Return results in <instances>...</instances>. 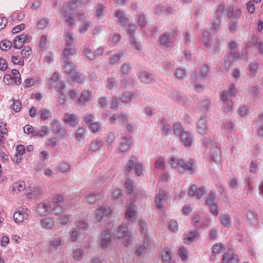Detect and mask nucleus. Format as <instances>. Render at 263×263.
<instances>
[{
    "instance_id": "nucleus-1",
    "label": "nucleus",
    "mask_w": 263,
    "mask_h": 263,
    "mask_svg": "<svg viewBox=\"0 0 263 263\" xmlns=\"http://www.w3.org/2000/svg\"><path fill=\"white\" fill-rule=\"evenodd\" d=\"M61 77L60 73L54 72L52 77L49 79L48 82L51 87H54L55 90L60 93V99L58 103L60 109L64 108L66 95L64 93V83L61 81Z\"/></svg>"
},
{
    "instance_id": "nucleus-2",
    "label": "nucleus",
    "mask_w": 263,
    "mask_h": 263,
    "mask_svg": "<svg viewBox=\"0 0 263 263\" xmlns=\"http://www.w3.org/2000/svg\"><path fill=\"white\" fill-rule=\"evenodd\" d=\"M52 211L55 215L61 216L60 222L62 224H64L66 222L64 216L65 211V203L63 197L60 195H56L52 198Z\"/></svg>"
},
{
    "instance_id": "nucleus-3",
    "label": "nucleus",
    "mask_w": 263,
    "mask_h": 263,
    "mask_svg": "<svg viewBox=\"0 0 263 263\" xmlns=\"http://www.w3.org/2000/svg\"><path fill=\"white\" fill-rule=\"evenodd\" d=\"M177 34V27L174 26L170 31H166L163 33L158 40V44L161 48H167L173 44V39Z\"/></svg>"
},
{
    "instance_id": "nucleus-4",
    "label": "nucleus",
    "mask_w": 263,
    "mask_h": 263,
    "mask_svg": "<svg viewBox=\"0 0 263 263\" xmlns=\"http://www.w3.org/2000/svg\"><path fill=\"white\" fill-rule=\"evenodd\" d=\"M203 42L205 47L210 48L212 53H215L219 52L222 40L220 38H216L211 42L210 33L205 31L203 32Z\"/></svg>"
},
{
    "instance_id": "nucleus-5",
    "label": "nucleus",
    "mask_w": 263,
    "mask_h": 263,
    "mask_svg": "<svg viewBox=\"0 0 263 263\" xmlns=\"http://www.w3.org/2000/svg\"><path fill=\"white\" fill-rule=\"evenodd\" d=\"M170 164L173 168L179 167L181 168L179 170L180 173L181 170L190 171L191 174L194 173V164L193 160H190L187 163L183 159L173 157L170 159Z\"/></svg>"
},
{
    "instance_id": "nucleus-6",
    "label": "nucleus",
    "mask_w": 263,
    "mask_h": 263,
    "mask_svg": "<svg viewBox=\"0 0 263 263\" xmlns=\"http://www.w3.org/2000/svg\"><path fill=\"white\" fill-rule=\"evenodd\" d=\"M117 237L122 239L125 246H127L132 240L131 232L128 230V225L125 223H121L118 228L116 232Z\"/></svg>"
},
{
    "instance_id": "nucleus-7",
    "label": "nucleus",
    "mask_w": 263,
    "mask_h": 263,
    "mask_svg": "<svg viewBox=\"0 0 263 263\" xmlns=\"http://www.w3.org/2000/svg\"><path fill=\"white\" fill-rule=\"evenodd\" d=\"M143 164L139 162L138 158L136 156H132L128 161L127 167L125 168L126 172H132L134 171L137 176L143 174Z\"/></svg>"
},
{
    "instance_id": "nucleus-8",
    "label": "nucleus",
    "mask_w": 263,
    "mask_h": 263,
    "mask_svg": "<svg viewBox=\"0 0 263 263\" xmlns=\"http://www.w3.org/2000/svg\"><path fill=\"white\" fill-rule=\"evenodd\" d=\"M36 214L40 216H46L52 212L51 205L48 202L39 204L35 209Z\"/></svg>"
},
{
    "instance_id": "nucleus-9",
    "label": "nucleus",
    "mask_w": 263,
    "mask_h": 263,
    "mask_svg": "<svg viewBox=\"0 0 263 263\" xmlns=\"http://www.w3.org/2000/svg\"><path fill=\"white\" fill-rule=\"evenodd\" d=\"M188 194L191 196H196L198 199H204L206 195L205 187H197L195 185H192L189 190Z\"/></svg>"
},
{
    "instance_id": "nucleus-10",
    "label": "nucleus",
    "mask_w": 263,
    "mask_h": 263,
    "mask_svg": "<svg viewBox=\"0 0 263 263\" xmlns=\"http://www.w3.org/2000/svg\"><path fill=\"white\" fill-rule=\"evenodd\" d=\"M237 90L235 89V85L231 84L228 90L223 91L221 94V99L223 103H227L232 102L233 98L236 97Z\"/></svg>"
},
{
    "instance_id": "nucleus-11",
    "label": "nucleus",
    "mask_w": 263,
    "mask_h": 263,
    "mask_svg": "<svg viewBox=\"0 0 263 263\" xmlns=\"http://www.w3.org/2000/svg\"><path fill=\"white\" fill-rule=\"evenodd\" d=\"M28 217V210L26 208L20 209L13 214V219L15 222H22L25 219H27Z\"/></svg>"
},
{
    "instance_id": "nucleus-12",
    "label": "nucleus",
    "mask_w": 263,
    "mask_h": 263,
    "mask_svg": "<svg viewBox=\"0 0 263 263\" xmlns=\"http://www.w3.org/2000/svg\"><path fill=\"white\" fill-rule=\"evenodd\" d=\"M238 262V256L234 253L233 251L231 249L228 250L222 256V263H239Z\"/></svg>"
},
{
    "instance_id": "nucleus-13",
    "label": "nucleus",
    "mask_w": 263,
    "mask_h": 263,
    "mask_svg": "<svg viewBox=\"0 0 263 263\" xmlns=\"http://www.w3.org/2000/svg\"><path fill=\"white\" fill-rule=\"evenodd\" d=\"M31 37L25 34H22L15 39L13 42L14 47L16 49H20L23 46L24 43L29 42Z\"/></svg>"
},
{
    "instance_id": "nucleus-14",
    "label": "nucleus",
    "mask_w": 263,
    "mask_h": 263,
    "mask_svg": "<svg viewBox=\"0 0 263 263\" xmlns=\"http://www.w3.org/2000/svg\"><path fill=\"white\" fill-rule=\"evenodd\" d=\"M64 243V239L61 237H56L49 242L48 250L50 252L55 251L61 248Z\"/></svg>"
},
{
    "instance_id": "nucleus-15",
    "label": "nucleus",
    "mask_w": 263,
    "mask_h": 263,
    "mask_svg": "<svg viewBox=\"0 0 263 263\" xmlns=\"http://www.w3.org/2000/svg\"><path fill=\"white\" fill-rule=\"evenodd\" d=\"M167 199V196L163 190H159L158 194L156 197V205L157 209H161L164 204V202Z\"/></svg>"
},
{
    "instance_id": "nucleus-16",
    "label": "nucleus",
    "mask_w": 263,
    "mask_h": 263,
    "mask_svg": "<svg viewBox=\"0 0 263 263\" xmlns=\"http://www.w3.org/2000/svg\"><path fill=\"white\" fill-rule=\"evenodd\" d=\"M112 213V211L109 208L100 206L95 211V214L98 221H100L104 217H107Z\"/></svg>"
},
{
    "instance_id": "nucleus-17",
    "label": "nucleus",
    "mask_w": 263,
    "mask_h": 263,
    "mask_svg": "<svg viewBox=\"0 0 263 263\" xmlns=\"http://www.w3.org/2000/svg\"><path fill=\"white\" fill-rule=\"evenodd\" d=\"M69 82H75L78 84L83 83L85 81V77L83 73L74 72L68 74Z\"/></svg>"
},
{
    "instance_id": "nucleus-18",
    "label": "nucleus",
    "mask_w": 263,
    "mask_h": 263,
    "mask_svg": "<svg viewBox=\"0 0 263 263\" xmlns=\"http://www.w3.org/2000/svg\"><path fill=\"white\" fill-rule=\"evenodd\" d=\"M73 38L71 34H67V55H73L76 53V48L73 44Z\"/></svg>"
},
{
    "instance_id": "nucleus-19",
    "label": "nucleus",
    "mask_w": 263,
    "mask_h": 263,
    "mask_svg": "<svg viewBox=\"0 0 263 263\" xmlns=\"http://www.w3.org/2000/svg\"><path fill=\"white\" fill-rule=\"evenodd\" d=\"M102 238L101 240V247L103 249L107 248L111 245V234L107 231H103L102 232Z\"/></svg>"
},
{
    "instance_id": "nucleus-20",
    "label": "nucleus",
    "mask_w": 263,
    "mask_h": 263,
    "mask_svg": "<svg viewBox=\"0 0 263 263\" xmlns=\"http://www.w3.org/2000/svg\"><path fill=\"white\" fill-rule=\"evenodd\" d=\"M131 144V138L127 136H123L122 141L119 146V149L122 152H127L130 149Z\"/></svg>"
},
{
    "instance_id": "nucleus-21",
    "label": "nucleus",
    "mask_w": 263,
    "mask_h": 263,
    "mask_svg": "<svg viewBox=\"0 0 263 263\" xmlns=\"http://www.w3.org/2000/svg\"><path fill=\"white\" fill-rule=\"evenodd\" d=\"M136 209V206L132 203L129 204V206L126 209L125 216V217H128L130 218L132 222H134L136 221L135 216L137 214Z\"/></svg>"
},
{
    "instance_id": "nucleus-22",
    "label": "nucleus",
    "mask_w": 263,
    "mask_h": 263,
    "mask_svg": "<svg viewBox=\"0 0 263 263\" xmlns=\"http://www.w3.org/2000/svg\"><path fill=\"white\" fill-rule=\"evenodd\" d=\"M138 78L142 83L145 84H152L155 82V80L151 75L146 71L140 72Z\"/></svg>"
},
{
    "instance_id": "nucleus-23",
    "label": "nucleus",
    "mask_w": 263,
    "mask_h": 263,
    "mask_svg": "<svg viewBox=\"0 0 263 263\" xmlns=\"http://www.w3.org/2000/svg\"><path fill=\"white\" fill-rule=\"evenodd\" d=\"M228 17L231 20H238L241 15V11L239 9H234L233 7H229L227 10Z\"/></svg>"
},
{
    "instance_id": "nucleus-24",
    "label": "nucleus",
    "mask_w": 263,
    "mask_h": 263,
    "mask_svg": "<svg viewBox=\"0 0 263 263\" xmlns=\"http://www.w3.org/2000/svg\"><path fill=\"white\" fill-rule=\"evenodd\" d=\"M199 236V233L198 231H191L184 235V242L186 243L191 244L193 241L197 239Z\"/></svg>"
},
{
    "instance_id": "nucleus-25",
    "label": "nucleus",
    "mask_w": 263,
    "mask_h": 263,
    "mask_svg": "<svg viewBox=\"0 0 263 263\" xmlns=\"http://www.w3.org/2000/svg\"><path fill=\"white\" fill-rule=\"evenodd\" d=\"M206 121V118L202 117L198 121L197 129L199 133L203 134L208 130V127L207 126Z\"/></svg>"
},
{
    "instance_id": "nucleus-26",
    "label": "nucleus",
    "mask_w": 263,
    "mask_h": 263,
    "mask_svg": "<svg viewBox=\"0 0 263 263\" xmlns=\"http://www.w3.org/2000/svg\"><path fill=\"white\" fill-rule=\"evenodd\" d=\"M25 187L26 184L25 182L20 181L15 182L12 185L10 192L12 194H14L17 192L24 191Z\"/></svg>"
},
{
    "instance_id": "nucleus-27",
    "label": "nucleus",
    "mask_w": 263,
    "mask_h": 263,
    "mask_svg": "<svg viewBox=\"0 0 263 263\" xmlns=\"http://www.w3.org/2000/svg\"><path fill=\"white\" fill-rule=\"evenodd\" d=\"M115 16L118 19V24L121 26H125L127 19L125 17V12L121 10L116 11Z\"/></svg>"
},
{
    "instance_id": "nucleus-28",
    "label": "nucleus",
    "mask_w": 263,
    "mask_h": 263,
    "mask_svg": "<svg viewBox=\"0 0 263 263\" xmlns=\"http://www.w3.org/2000/svg\"><path fill=\"white\" fill-rule=\"evenodd\" d=\"M161 256L163 263L171 262L172 253L169 249H164L162 252Z\"/></svg>"
},
{
    "instance_id": "nucleus-29",
    "label": "nucleus",
    "mask_w": 263,
    "mask_h": 263,
    "mask_svg": "<svg viewBox=\"0 0 263 263\" xmlns=\"http://www.w3.org/2000/svg\"><path fill=\"white\" fill-rule=\"evenodd\" d=\"M40 224L43 228L51 229L54 226V221L51 218H43L40 220Z\"/></svg>"
},
{
    "instance_id": "nucleus-30",
    "label": "nucleus",
    "mask_w": 263,
    "mask_h": 263,
    "mask_svg": "<svg viewBox=\"0 0 263 263\" xmlns=\"http://www.w3.org/2000/svg\"><path fill=\"white\" fill-rule=\"evenodd\" d=\"M182 141L183 142L185 146H190L192 142L191 136L187 132L183 133L180 135Z\"/></svg>"
},
{
    "instance_id": "nucleus-31",
    "label": "nucleus",
    "mask_w": 263,
    "mask_h": 263,
    "mask_svg": "<svg viewBox=\"0 0 263 263\" xmlns=\"http://www.w3.org/2000/svg\"><path fill=\"white\" fill-rule=\"evenodd\" d=\"M234 61L233 54H227L224 57V66L226 70L228 71L230 66Z\"/></svg>"
},
{
    "instance_id": "nucleus-32",
    "label": "nucleus",
    "mask_w": 263,
    "mask_h": 263,
    "mask_svg": "<svg viewBox=\"0 0 263 263\" xmlns=\"http://www.w3.org/2000/svg\"><path fill=\"white\" fill-rule=\"evenodd\" d=\"M49 19L47 17H43L39 20L36 24L37 28L40 29H45L48 27Z\"/></svg>"
},
{
    "instance_id": "nucleus-33",
    "label": "nucleus",
    "mask_w": 263,
    "mask_h": 263,
    "mask_svg": "<svg viewBox=\"0 0 263 263\" xmlns=\"http://www.w3.org/2000/svg\"><path fill=\"white\" fill-rule=\"evenodd\" d=\"M70 123L71 126L74 127L79 123V119L76 115H67V123Z\"/></svg>"
},
{
    "instance_id": "nucleus-34",
    "label": "nucleus",
    "mask_w": 263,
    "mask_h": 263,
    "mask_svg": "<svg viewBox=\"0 0 263 263\" xmlns=\"http://www.w3.org/2000/svg\"><path fill=\"white\" fill-rule=\"evenodd\" d=\"M238 24V20L235 19H232L229 23V30L231 33H234L237 30V26Z\"/></svg>"
},
{
    "instance_id": "nucleus-35",
    "label": "nucleus",
    "mask_w": 263,
    "mask_h": 263,
    "mask_svg": "<svg viewBox=\"0 0 263 263\" xmlns=\"http://www.w3.org/2000/svg\"><path fill=\"white\" fill-rule=\"evenodd\" d=\"M90 92L89 91L82 92L79 98V103L80 104H84L86 102H88L90 100Z\"/></svg>"
},
{
    "instance_id": "nucleus-36",
    "label": "nucleus",
    "mask_w": 263,
    "mask_h": 263,
    "mask_svg": "<svg viewBox=\"0 0 263 263\" xmlns=\"http://www.w3.org/2000/svg\"><path fill=\"white\" fill-rule=\"evenodd\" d=\"M106 86L110 89L116 88L117 86V81L115 78L109 77L106 80Z\"/></svg>"
},
{
    "instance_id": "nucleus-37",
    "label": "nucleus",
    "mask_w": 263,
    "mask_h": 263,
    "mask_svg": "<svg viewBox=\"0 0 263 263\" xmlns=\"http://www.w3.org/2000/svg\"><path fill=\"white\" fill-rule=\"evenodd\" d=\"M10 101L12 102V105L10 106L11 108L16 112H19L22 107L21 101L15 99H12Z\"/></svg>"
},
{
    "instance_id": "nucleus-38",
    "label": "nucleus",
    "mask_w": 263,
    "mask_h": 263,
    "mask_svg": "<svg viewBox=\"0 0 263 263\" xmlns=\"http://www.w3.org/2000/svg\"><path fill=\"white\" fill-rule=\"evenodd\" d=\"M24 132L25 133L31 134L33 136H37V129L33 127L30 125H26L24 127Z\"/></svg>"
},
{
    "instance_id": "nucleus-39",
    "label": "nucleus",
    "mask_w": 263,
    "mask_h": 263,
    "mask_svg": "<svg viewBox=\"0 0 263 263\" xmlns=\"http://www.w3.org/2000/svg\"><path fill=\"white\" fill-rule=\"evenodd\" d=\"M76 228L82 233L85 231L88 228V223L85 220H79L76 222Z\"/></svg>"
},
{
    "instance_id": "nucleus-40",
    "label": "nucleus",
    "mask_w": 263,
    "mask_h": 263,
    "mask_svg": "<svg viewBox=\"0 0 263 263\" xmlns=\"http://www.w3.org/2000/svg\"><path fill=\"white\" fill-rule=\"evenodd\" d=\"M13 77V80L15 82V83L17 85H19L21 84L22 80L21 77V74L19 73L18 71L16 69H13L11 71Z\"/></svg>"
},
{
    "instance_id": "nucleus-41",
    "label": "nucleus",
    "mask_w": 263,
    "mask_h": 263,
    "mask_svg": "<svg viewBox=\"0 0 263 263\" xmlns=\"http://www.w3.org/2000/svg\"><path fill=\"white\" fill-rule=\"evenodd\" d=\"M132 70V67L130 64L124 63L122 64L120 66V71L122 74L124 75L128 74Z\"/></svg>"
},
{
    "instance_id": "nucleus-42",
    "label": "nucleus",
    "mask_w": 263,
    "mask_h": 263,
    "mask_svg": "<svg viewBox=\"0 0 263 263\" xmlns=\"http://www.w3.org/2000/svg\"><path fill=\"white\" fill-rule=\"evenodd\" d=\"M257 64L255 62H251L248 66L249 74L252 77H255L257 71Z\"/></svg>"
},
{
    "instance_id": "nucleus-43",
    "label": "nucleus",
    "mask_w": 263,
    "mask_h": 263,
    "mask_svg": "<svg viewBox=\"0 0 263 263\" xmlns=\"http://www.w3.org/2000/svg\"><path fill=\"white\" fill-rule=\"evenodd\" d=\"M102 144L103 143L101 141L96 140L93 141L90 143L89 150L95 152L98 150L102 145Z\"/></svg>"
},
{
    "instance_id": "nucleus-44",
    "label": "nucleus",
    "mask_w": 263,
    "mask_h": 263,
    "mask_svg": "<svg viewBox=\"0 0 263 263\" xmlns=\"http://www.w3.org/2000/svg\"><path fill=\"white\" fill-rule=\"evenodd\" d=\"M40 117L41 119L45 120L51 117V114L49 109L43 108L40 110Z\"/></svg>"
},
{
    "instance_id": "nucleus-45",
    "label": "nucleus",
    "mask_w": 263,
    "mask_h": 263,
    "mask_svg": "<svg viewBox=\"0 0 263 263\" xmlns=\"http://www.w3.org/2000/svg\"><path fill=\"white\" fill-rule=\"evenodd\" d=\"M173 128L175 134L178 135H181L183 133H185L182 125L179 123H176L173 124Z\"/></svg>"
},
{
    "instance_id": "nucleus-46",
    "label": "nucleus",
    "mask_w": 263,
    "mask_h": 263,
    "mask_svg": "<svg viewBox=\"0 0 263 263\" xmlns=\"http://www.w3.org/2000/svg\"><path fill=\"white\" fill-rule=\"evenodd\" d=\"M247 217L250 223L253 224L257 223L258 217L254 212L250 211L248 212Z\"/></svg>"
},
{
    "instance_id": "nucleus-47",
    "label": "nucleus",
    "mask_w": 263,
    "mask_h": 263,
    "mask_svg": "<svg viewBox=\"0 0 263 263\" xmlns=\"http://www.w3.org/2000/svg\"><path fill=\"white\" fill-rule=\"evenodd\" d=\"M106 7L103 4H100L96 8V15L98 17L101 18L104 16L103 12L105 11Z\"/></svg>"
},
{
    "instance_id": "nucleus-48",
    "label": "nucleus",
    "mask_w": 263,
    "mask_h": 263,
    "mask_svg": "<svg viewBox=\"0 0 263 263\" xmlns=\"http://www.w3.org/2000/svg\"><path fill=\"white\" fill-rule=\"evenodd\" d=\"M221 223L226 227L230 226L231 224V218L226 215L220 217Z\"/></svg>"
},
{
    "instance_id": "nucleus-49",
    "label": "nucleus",
    "mask_w": 263,
    "mask_h": 263,
    "mask_svg": "<svg viewBox=\"0 0 263 263\" xmlns=\"http://www.w3.org/2000/svg\"><path fill=\"white\" fill-rule=\"evenodd\" d=\"M83 52L84 55L90 60L95 59V55L91 50L87 46L84 47Z\"/></svg>"
},
{
    "instance_id": "nucleus-50",
    "label": "nucleus",
    "mask_w": 263,
    "mask_h": 263,
    "mask_svg": "<svg viewBox=\"0 0 263 263\" xmlns=\"http://www.w3.org/2000/svg\"><path fill=\"white\" fill-rule=\"evenodd\" d=\"M81 235V231H79L77 228H74L70 233V238L72 241H76L78 237Z\"/></svg>"
},
{
    "instance_id": "nucleus-51",
    "label": "nucleus",
    "mask_w": 263,
    "mask_h": 263,
    "mask_svg": "<svg viewBox=\"0 0 263 263\" xmlns=\"http://www.w3.org/2000/svg\"><path fill=\"white\" fill-rule=\"evenodd\" d=\"M32 50L30 47L26 46L21 51V55L23 58H27L32 54Z\"/></svg>"
},
{
    "instance_id": "nucleus-52",
    "label": "nucleus",
    "mask_w": 263,
    "mask_h": 263,
    "mask_svg": "<svg viewBox=\"0 0 263 263\" xmlns=\"http://www.w3.org/2000/svg\"><path fill=\"white\" fill-rule=\"evenodd\" d=\"M211 101L209 99L204 100L200 105V109L203 112H206L210 107Z\"/></svg>"
},
{
    "instance_id": "nucleus-53",
    "label": "nucleus",
    "mask_w": 263,
    "mask_h": 263,
    "mask_svg": "<svg viewBox=\"0 0 263 263\" xmlns=\"http://www.w3.org/2000/svg\"><path fill=\"white\" fill-rule=\"evenodd\" d=\"M67 25L70 27H72L73 25H76V19L72 14L69 13L67 15Z\"/></svg>"
},
{
    "instance_id": "nucleus-54",
    "label": "nucleus",
    "mask_w": 263,
    "mask_h": 263,
    "mask_svg": "<svg viewBox=\"0 0 263 263\" xmlns=\"http://www.w3.org/2000/svg\"><path fill=\"white\" fill-rule=\"evenodd\" d=\"M211 159L214 161H216L220 157V149L216 147L210 152Z\"/></svg>"
},
{
    "instance_id": "nucleus-55",
    "label": "nucleus",
    "mask_w": 263,
    "mask_h": 263,
    "mask_svg": "<svg viewBox=\"0 0 263 263\" xmlns=\"http://www.w3.org/2000/svg\"><path fill=\"white\" fill-rule=\"evenodd\" d=\"M88 126L89 129L93 133L99 132L101 129V126L99 122H93Z\"/></svg>"
},
{
    "instance_id": "nucleus-56",
    "label": "nucleus",
    "mask_w": 263,
    "mask_h": 263,
    "mask_svg": "<svg viewBox=\"0 0 263 263\" xmlns=\"http://www.w3.org/2000/svg\"><path fill=\"white\" fill-rule=\"evenodd\" d=\"M52 130L54 133H58L60 132L61 129V124L58 120H54L51 123Z\"/></svg>"
},
{
    "instance_id": "nucleus-57",
    "label": "nucleus",
    "mask_w": 263,
    "mask_h": 263,
    "mask_svg": "<svg viewBox=\"0 0 263 263\" xmlns=\"http://www.w3.org/2000/svg\"><path fill=\"white\" fill-rule=\"evenodd\" d=\"M123 53H115L112 56L109 58V64H114L117 62L120 58L123 57Z\"/></svg>"
},
{
    "instance_id": "nucleus-58",
    "label": "nucleus",
    "mask_w": 263,
    "mask_h": 263,
    "mask_svg": "<svg viewBox=\"0 0 263 263\" xmlns=\"http://www.w3.org/2000/svg\"><path fill=\"white\" fill-rule=\"evenodd\" d=\"M216 193L215 192L211 191L209 194L208 197L206 200V203L208 205L212 204L215 200L216 198Z\"/></svg>"
},
{
    "instance_id": "nucleus-59",
    "label": "nucleus",
    "mask_w": 263,
    "mask_h": 263,
    "mask_svg": "<svg viewBox=\"0 0 263 263\" xmlns=\"http://www.w3.org/2000/svg\"><path fill=\"white\" fill-rule=\"evenodd\" d=\"M155 166L157 168L164 170L165 168L164 158L160 157L157 159L155 162Z\"/></svg>"
},
{
    "instance_id": "nucleus-60",
    "label": "nucleus",
    "mask_w": 263,
    "mask_h": 263,
    "mask_svg": "<svg viewBox=\"0 0 263 263\" xmlns=\"http://www.w3.org/2000/svg\"><path fill=\"white\" fill-rule=\"evenodd\" d=\"M178 254L179 256L183 260H186L188 259L187 257V251L184 247L180 248L178 250Z\"/></svg>"
},
{
    "instance_id": "nucleus-61",
    "label": "nucleus",
    "mask_w": 263,
    "mask_h": 263,
    "mask_svg": "<svg viewBox=\"0 0 263 263\" xmlns=\"http://www.w3.org/2000/svg\"><path fill=\"white\" fill-rule=\"evenodd\" d=\"M125 187L127 189L128 194H131L134 192V182L132 180H127L125 182Z\"/></svg>"
},
{
    "instance_id": "nucleus-62",
    "label": "nucleus",
    "mask_w": 263,
    "mask_h": 263,
    "mask_svg": "<svg viewBox=\"0 0 263 263\" xmlns=\"http://www.w3.org/2000/svg\"><path fill=\"white\" fill-rule=\"evenodd\" d=\"M12 43L8 40L2 41L0 43V47L2 50H7L11 47Z\"/></svg>"
},
{
    "instance_id": "nucleus-63",
    "label": "nucleus",
    "mask_w": 263,
    "mask_h": 263,
    "mask_svg": "<svg viewBox=\"0 0 263 263\" xmlns=\"http://www.w3.org/2000/svg\"><path fill=\"white\" fill-rule=\"evenodd\" d=\"M133 93L125 92L121 97V101L123 103H127L131 101L132 99Z\"/></svg>"
},
{
    "instance_id": "nucleus-64",
    "label": "nucleus",
    "mask_w": 263,
    "mask_h": 263,
    "mask_svg": "<svg viewBox=\"0 0 263 263\" xmlns=\"http://www.w3.org/2000/svg\"><path fill=\"white\" fill-rule=\"evenodd\" d=\"M95 120V116L92 114H87L84 118V121L88 125L94 122Z\"/></svg>"
}]
</instances>
